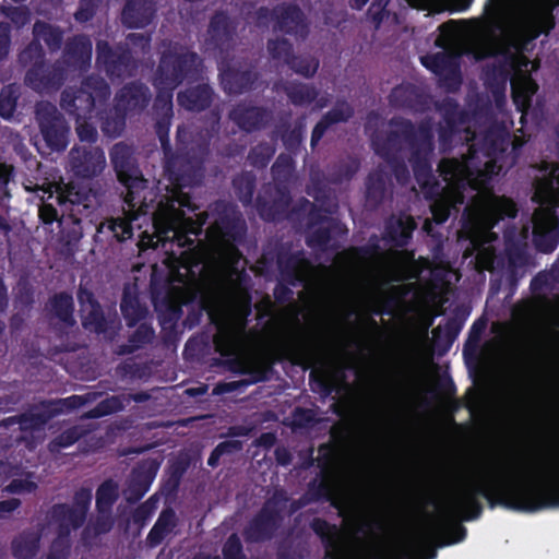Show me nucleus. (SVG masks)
I'll return each mask as SVG.
<instances>
[{
	"label": "nucleus",
	"mask_w": 559,
	"mask_h": 559,
	"mask_svg": "<svg viewBox=\"0 0 559 559\" xmlns=\"http://www.w3.org/2000/svg\"><path fill=\"white\" fill-rule=\"evenodd\" d=\"M69 163L75 177L92 179L104 171V150L98 146H74L70 151Z\"/></svg>",
	"instance_id": "24"
},
{
	"label": "nucleus",
	"mask_w": 559,
	"mask_h": 559,
	"mask_svg": "<svg viewBox=\"0 0 559 559\" xmlns=\"http://www.w3.org/2000/svg\"><path fill=\"white\" fill-rule=\"evenodd\" d=\"M40 535L33 531H24L13 538L11 550L16 559H33L39 551Z\"/></svg>",
	"instance_id": "46"
},
{
	"label": "nucleus",
	"mask_w": 559,
	"mask_h": 559,
	"mask_svg": "<svg viewBox=\"0 0 559 559\" xmlns=\"http://www.w3.org/2000/svg\"><path fill=\"white\" fill-rule=\"evenodd\" d=\"M110 87L99 74H88L82 79L80 87H67L62 91L60 106L75 122L91 120L97 107L107 104Z\"/></svg>",
	"instance_id": "10"
},
{
	"label": "nucleus",
	"mask_w": 559,
	"mask_h": 559,
	"mask_svg": "<svg viewBox=\"0 0 559 559\" xmlns=\"http://www.w3.org/2000/svg\"><path fill=\"white\" fill-rule=\"evenodd\" d=\"M120 310L129 328L138 325L148 313L147 307L142 304L139 296L135 293H131L129 288L123 290Z\"/></svg>",
	"instance_id": "41"
},
{
	"label": "nucleus",
	"mask_w": 559,
	"mask_h": 559,
	"mask_svg": "<svg viewBox=\"0 0 559 559\" xmlns=\"http://www.w3.org/2000/svg\"><path fill=\"white\" fill-rule=\"evenodd\" d=\"M295 171V160L288 155L281 153L271 166L273 185H286L292 180Z\"/></svg>",
	"instance_id": "53"
},
{
	"label": "nucleus",
	"mask_w": 559,
	"mask_h": 559,
	"mask_svg": "<svg viewBox=\"0 0 559 559\" xmlns=\"http://www.w3.org/2000/svg\"><path fill=\"white\" fill-rule=\"evenodd\" d=\"M109 156L119 182L127 189L124 202L129 210L147 214L153 207L147 203V180L139 169L132 148L126 143H117Z\"/></svg>",
	"instance_id": "9"
},
{
	"label": "nucleus",
	"mask_w": 559,
	"mask_h": 559,
	"mask_svg": "<svg viewBox=\"0 0 559 559\" xmlns=\"http://www.w3.org/2000/svg\"><path fill=\"white\" fill-rule=\"evenodd\" d=\"M215 92L209 84H198L177 94L178 104L189 112L207 110L213 103Z\"/></svg>",
	"instance_id": "37"
},
{
	"label": "nucleus",
	"mask_w": 559,
	"mask_h": 559,
	"mask_svg": "<svg viewBox=\"0 0 559 559\" xmlns=\"http://www.w3.org/2000/svg\"><path fill=\"white\" fill-rule=\"evenodd\" d=\"M389 177L384 170L378 168L371 171L366 179V203L371 209H377L383 203Z\"/></svg>",
	"instance_id": "42"
},
{
	"label": "nucleus",
	"mask_w": 559,
	"mask_h": 559,
	"mask_svg": "<svg viewBox=\"0 0 559 559\" xmlns=\"http://www.w3.org/2000/svg\"><path fill=\"white\" fill-rule=\"evenodd\" d=\"M539 207L533 215L532 241L537 251L552 252L559 243V166L537 180L532 197Z\"/></svg>",
	"instance_id": "7"
},
{
	"label": "nucleus",
	"mask_w": 559,
	"mask_h": 559,
	"mask_svg": "<svg viewBox=\"0 0 559 559\" xmlns=\"http://www.w3.org/2000/svg\"><path fill=\"white\" fill-rule=\"evenodd\" d=\"M442 117L443 123L450 128H457L464 122V112L460 109L456 99L447 97L437 106Z\"/></svg>",
	"instance_id": "60"
},
{
	"label": "nucleus",
	"mask_w": 559,
	"mask_h": 559,
	"mask_svg": "<svg viewBox=\"0 0 559 559\" xmlns=\"http://www.w3.org/2000/svg\"><path fill=\"white\" fill-rule=\"evenodd\" d=\"M479 498L489 507L523 512H535L559 507V469L539 480H510L496 472H485L468 479L456 495V506L467 522L480 518L484 507Z\"/></svg>",
	"instance_id": "2"
},
{
	"label": "nucleus",
	"mask_w": 559,
	"mask_h": 559,
	"mask_svg": "<svg viewBox=\"0 0 559 559\" xmlns=\"http://www.w3.org/2000/svg\"><path fill=\"white\" fill-rule=\"evenodd\" d=\"M45 59V50L41 43L33 38L27 46L17 55V63L21 67H33L40 64Z\"/></svg>",
	"instance_id": "64"
},
{
	"label": "nucleus",
	"mask_w": 559,
	"mask_h": 559,
	"mask_svg": "<svg viewBox=\"0 0 559 559\" xmlns=\"http://www.w3.org/2000/svg\"><path fill=\"white\" fill-rule=\"evenodd\" d=\"M93 56V43L87 35L79 34L66 40L62 63L67 69L85 72L90 69Z\"/></svg>",
	"instance_id": "28"
},
{
	"label": "nucleus",
	"mask_w": 559,
	"mask_h": 559,
	"mask_svg": "<svg viewBox=\"0 0 559 559\" xmlns=\"http://www.w3.org/2000/svg\"><path fill=\"white\" fill-rule=\"evenodd\" d=\"M202 68L203 60L197 52L176 43L160 53L155 76L162 84L177 88L185 82H194L201 74Z\"/></svg>",
	"instance_id": "12"
},
{
	"label": "nucleus",
	"mask_w": 559,
	"mask_h": 559,
	"mask_svg": "<svg viewBox=\"0 0 559 559\" xmlns=\"http://www.w3.org/2000/svg\"><path fill=\"white\" fill-rule=\"evenodd\" d=\"M287 67L299 75L312 78L318 72L320 62L317 58L310 55L294 53L290 61H288Z\"/></svg>",
	"instance_id": "63"
},
{
	"label": "nucleus",
	"mask_w": 559,
	"mask_h": 559,
	"mask_svg": "<svg viewBox=\"0 0 559 559\" xmlns=\"http://www.w3.org/2000/svg\"><path fill=\"white\" fill-rule=\"evenodd\" d=\"M157 12L155 0H127L121 22L129 29L145 28L153 22Z\"/></svg>",
	"instance_id": "31"
},
{
	"label": "nucleus",
	"mask_w": 559,
	"mask_h": 559,
	"mask_svg": "<svg viewBox=\"0 0 559 559\" xmlns=\"http://www.w3.org/2000/svg\"><path fill=\"white\" fill-rule=\"evenodd\" d=\"M290 204L292 194L288 186L271 182L262 186L255 200V209L260 217L266 222H280L297 213L298 207L289 212Z\"/></svg>",
	"instance_id": "18"
},
{
	"label": "nucleus",
	"mask_w": 559,
	"mask_h": 559,
	"mask_svg": "<svg viewBox=\"0 0 559 559\" xmlns=\"http://www.w3.org/2000/svg\"><path fill=\"white\" fill-rule=\"evenodd\" d=\"M233 186L238 200L243 206L252 204L257 188V178L252 173H242L233 180Z\"/></svg>",
	"instance_id": "54"
},
{
	"label": "nucleus",
	"mask_w": 559,
	"mask_h": 559,
	"mask_svg": "<svg viewBox=\"0 0 559 559\" xmlns=\"http://www.w3.org/2000/svg\"><path fill=\"white\" fill-rule=\"evenodd\" d=\"M127 407L124 393L110 395L100 400V402L88 412V418H100L107 415L124 411Z\"/></svg>",
	"instance_id": "56"
},
{
	"label": "nucleus",
	"mask_w": 559,
	"mask_h": 559,
	"mask_svg": "<svg viewBox=\"0 0 559 559\" xmlns=\"http://www.w3.org/2000/svg\"><path fill=\"white\" fill-rule=\"evenodd\" d=\"M355 116V109L350 103L345 99H338L331 109L322 116L329 127L333 124L347 122Z\"/></svg>",
	"instance_id": "61"
},
{
	"label": "nucleus",
	"mask_w": 559,
	"mask_h": 559,
	"mask_svg": "<svg viewBox=\"0 0 559 559\" xmlns=\"http://www.w3.org/2000/svg\"><path fill=\"white\" fill-rule=\"evenodd\" d=\"M198 206L192 197L182 188L173 189L169 194L160 197L153 213V225L158 240L171 242L178 247V267L173 272V278L185 283H194L204 269L205 251L199 239L209 223L207 234L217 242L225 245L241 243L247 225L236 207L224 201H215L206 211L187 216ZM239 253V250L234 247Z\"/></svg>",
	"instance_id": "1"
},
{
	"label": "nucleus",
	"mask_w": 559,
	"mask_h": 559,
	"mask_svg": "<svg viewBox=\"0 0 559 559\" xmlns=\"http://www.w3.org/2000/svg\"><path fill=\"white\" fill-rule=\"evenodd\" d=\"M229 119L245 132H253L265 128L272 120V109L246 102L236 104L228 115Z\"/></svg>",
	"instance_id": "27"
},
{
	"label": "nucleus",
	"mask_w": 559,
	"mask_h": 559,
	"mask_svg": "<svg viewBox=\"0 0 559 559\" xmlns=\"http://www.w3.org/2000/svg\"><path fill=\"white\" fill-rule=\"evenodd\" d=\"M67 78L68 69L60 60L47 63V59H44L40 64H34L26 70L24 83L35 92L44 93L60 90Z\"/></svg>",
	"instance_id": "21"
},
{
	"label": "nucleus",
	"mask_w": 559,
	"mask_h": 559,
	"mask_svg": "<svg viewBox=\"0 0 559 559\" xmlns=\"http://www.w3.org/2000/svg\"><path fill=\"white\" fill-rule=\"evenodd\" d=\"M127 116L124 111H118L116 103L114 104V107L108 110L104 116H100V129H103V132L111 135L117 136L119 135L127 122Z\"/></svg>",
	"instance_id": "59"
},
{
	"label": "nucleus",
	"mask_w": 559,
	"mask_h": 559,
	"mask_svg": "<svg viewBox=\"0 0 559 559\" xmlns=\"http://www.w3.org/2000/svg\"><path fill=\"white\" fill-rule=\"evenodd\" d=\"M178 259L179 253L177 252V250L171 248V251L168 257L169 282L160 284L159 286H157L155 282L152 283V302L155 311L157 312V321L159 325H164L167 323H178L182 317L185 293L182 288L175 286V283H178L179 285H182L187 289H190L195 288L200 280V275H198L197 282H194L193 284H185V282H179L173 278V272L179 265Z\"/></svg>",
	"instance_id": "13"
},
{
	"label": "nucleus",
	"mask_w": 559,
	"mask_h": 559,
	"mask_svg": "<svg viewBox=\"0 0 559 559\" xmlns=\"http://www.w3.org/2000/svg\"><path fill=\"white\" fill-rule=\"evenodd\" d=\"M310 527L322 539L325 546V558L347 559L335 542L337 536V528L335 525L328 523L326 520L316 518L310 523Z\"/></svg>",
	"instance_id": "38"
},
{
	"label": "nucleus",
	"mask_w": 559,
	"mask_h": 559,
	"mask_svg": "<svg viewBox=\"0 0 559 559\" xmlns=\"http://www.w3.org/2000/svg\"><path fill=\"white\" fill-rule=\"evenodd\" d=\"M389 126L394 129L372 135L374 153L383 160L395 159L401 156L403 143H406L411 151L408 162L417 185L428 194L436 193L438 185L430 160L436 148L432 119L425 118L415 124L409 119L393 117Z\"/></svg>",
	"instance_id": "4"
},
{
	"label": "nucleus",
	"mask_w": 559,
	"mask_h": 559,
	"mask_svg": "<svg viewBox=\"0 0 559 559\" xmlns=\"http://www.w3.org/2000/svg\"><path fill=\"white\" fill-rule=\"evenodd\" d=\"M176 526V512L171 508L163 509L157 516L156 523L147 534V544L151 547H158Z\"/></svg>",
	"instance_id": "44"
},
{
	"label": "nucleus",
	"mask_w": 559,
	"mask_h": 559,
	"mask_svg": "<svg viewBox=\"0 0 559 559\" xmlns=\"http://www.w3.org/2000/svg\"><path fill=\"white\" fill-rule=\"evenodd\" d=\"M237 22L224 10L215 11L210 20L205 43L212 51L227 53L234 44Z\"/></svg>",
	"instance_id": "23"
},
{
	"label": "nucleus",
	"mask_w": 559,
	"mask_h": 559,
	"mask_svg": "<svg viewBox=\"0 0 559 559\" xmlns=\"http://www.w3.org/2000/svg\"><path fill=\"white\" fill-rule=\"evenodd\" d=\"M97 234L105 236L107 240L126 241L133 235L132 218L127 216L108 217L99 223Z\"/></svg>",
	"instance_id": "40"
},
{
	"label": "nucleus",
	"mask_w": 559,
	"mask_h": 559,
	"mask_svg": "<svg viewBox=\"0 0 559 559\" xmlns=\"http://www.w3.org/2000/svg\"><path fill=\"white\" fill-rule=\"evenodd\" d=\"M275 258L278 277L292 285L300 287L304 285L312 270L311 262L306 258L304 250L292 251L289 247L281 245L274 255L264 251L262 262L270 264Z\"/></svg>",
	"instance_id": "16"
},
{
	"label": "nucleus",
	"mask_w": 559,
	"mask_h": 559,
	"mask_svg": "<svg viewBox=\"0 0 559 559\" xmlns=\"http://www.w3.org/2000/svg\"><path fill=\"white\" fill-rule=\"evenodd\" d=\"M36 119L46 147L50 152H63L70 142L71 128L57 106L49 102L39 103Z\"/></svg>",
	"instance_id": "17"
},
{
	"label": "nucleus",
	"mask_w": 559,
	"mask_h": 559,
	"mask_svg": "<svg viewBox=\"0 0 559 559\" xmlns=\"http://www.w3.org/2000/svg\"><path fill=\"white\" fill-rule=\"evenodd\" d=\"M219 85L226 95L239 96L260 88L262 73L257 63L248 60L217 63Z\"/></svg>",
	"instance_id": "14"
},
{
	"label": "nucleus",
	"mask_w": 559,
	"mask_h": 559,
	"mask_svg": "<svg viewBox=\"0 0 559 559\" xmlns=\"http://www.w3.org/2000/svg\"><path fill=\"white\" fill-rule=\"evenodd\" d=\"M416 222L411 215L392 214L384 222L383 239L395 247H405L409 243Z\"/></svg>",
	"instance_id": "34"
},
{
	"label": "nucleus",
	"mask_w": 559,
	"mask_h": 559,
	"mask_svg": "<svg viewBox=\"0 0 559 559\" xmlns=\"http://www.w3.org/2000/svg\"><path fill=\"white\" fill-rule=\"evenodd\" d=\"M477 146L478 155L485 157H502L511 145L509 131L501 126H491L483 134Z\"/></svg>",
	"instance_id": "35"
},
{
	"label": "nucleus",
	"mask_w": 559,
	"mask_h": 559,
	"mask_svg": "<svg viewBox=\"0 0 559 559\" xmlns=\"http://www.w3.org/2000/svg\"><path fill=\"white\" fill-rule=\"evenodd\" d=\"M421 64L439 78V86L448 92L460 90L463 78L460 57L452 52H437L420 58Z\"/></svg>",
	"instance_id": "20"
},
{
	"label": "nucleus",
	"mask_w": 559,
	"mask_h": 559,
	"mask_svg": "<svg viewBox=\"0 0 559 559\" xmlns=\"http://www.w3.org/2000/svg\"><path fill=\"white\" fill-rule=\"evenodd\" d=\"M118 484L112 479H105L96 491V508L100 513H108L117 501Z\"/></svg>",
	"instance_id": "55"
},
{
	"label": "nucleus",
	"mask_w": 559,
	"mask_h": 559,
	"mask_svg": "<svg viewBox=\"0 0 559 559\" xmlns=\"http://www.w3.org/2000/svg\"><path fill=\"white\" fill-rule=\"evenodd\" d=\"M93 499L90 487H80L74 492V504L56 503L51 507V520L63 521L79 530L86 521L87 511Z\"/></svg>",
	"instance_id": "26"
},
{
	"label": "nucleus",
	"mask_w": 559,
	"mask_h": 559,
	"mask_svg": "<svg viewBox=\"0 0 559 559\" xmlns=\"http://www.w3.org/2000/svg\"><path fill=\"white\" fill-rule=\"evenodd\" d=\"M33 36L37 40H44L50 53H56L63 43L64 33L59 26H53L49 22L37 20L33 26Z\"/></svg>",
	"instance_id": "47"
},
{
	"label": "nucleus",
	"mask_w": 559,
	"mask_h": 559,
	"mask_svg": "<svg viewBox=\"0 0 559 559\" xmlns=\"http://www.w3.org/2000/svg\"><path fill=\"white\" fill-rule=\"evenodd\" d=\"M86 435V430L84 427L80 425H74L67 428L63 432L55 437L47 444L49 452L57 453L61 449L69 448L76 443L80 439H82Z\"/></svg>",
	"instance_id": "57"
},
{
	"label": "nucleus",
	"mask_w": 559,
	"mask_h": 559,
	"mask_svg": "<svg viewBox=\"0 0 559 559\" xmlns=\"http://www.w3.org/2000/svg\"><path fill=\"white\" fill-rule=\"evenodd\" d=\"M287 500L285 492L276 491L245 526L243 539L247 543H261L273 538L283 520L277 503Z\"/></svg>",
	"instance_id": "15"
},
{
	"label": "nucleus",
	"mask_w": 559,
	"mask_h": 559,
	"mask_svg": "<svg viewBox=\"0 0 559 559\" xmlns=\"http://www.w3.org/2000/svg\"><path fill=\"white\" fill-rule=\"evenodd\" d=\"M273 32L304 40L309 36L310 24L301 8L296 3L283 2L273 8Z\"/></svg>",
	"instance_id": "22"
},
{
	"label": "nucleus",
	"mask_w": 559,
	"mask_h": 559,
	"mask_svg": "<svg viewBox=\"0 0 559 559\" xmlns=\"http://www.w3.org/2000/svg\"><path fill=\"white\" fill-rule=\"evenodd\" d=\"M57 526V536L52 539L46 559H69L71 554V533L73 526L63 521H52Z\"/></svg>",
	"instance_id": "43"
},
{
	"label": "nucleus",
	"mask_w": 559,
	"mask_h": 559,
	"mask_svg": "<svg viewBox=\"0 0 559 559\" xmlns=\"http://www.w3.org/2000/svg\"><path fill=\"white\" fill-rule=\"evenodd\" d=\"M359 169V162L356 158H349L347 160H341L334 164L328 174V180L331 183L340 185L344 181L353 179L355 174Z\"/></svg>",
	"instance_id": "58"
},
{
	"label": "nucleus",
	"mask_w": 559,
	"mask_h": 559,
	"mask_svg": "<svg viewBox=\"0 0 559 559\" xmlns=\"http://www.w3.org/2000/svg\"><path fill=\"white\" fill-rule=\"evenodd\" d=\"M96 63L110 79L132 75L136 69L128 44L120 43L112 47L105 39L96 43Z\"/></svg>",
	"instance_id": "19"
},
{
	"label": "nucleus",
	"mask_w": 559,
	"mask_h": 559,
	"mask_svg": "<svg viewBox=\"0 0 559 559\" xmlns=\"http://www.w3.org/2000/svg\"><path fill=\"white\" fill-rule=\"evenodd\" d=\"M283 91L295 106L310 105L319 96L316 86L300 82H288L284 85Z\"/></svg>",
	"instance_id": "50"
},
{
	"label": "nucleus",
	"mask_w": 559,
	"mask_h": 559,
	"mask_svg": "<svg viewBox=\"0 0 559 559\" xmlns=\"http://www.w3.org/2000/svg\"><path fill=\"white\" fill-rule=\"evenodd\" d=\"M464 326V321L457 317L449 318L444 325H437L432 330L435 345L439 354L443 355L450 350L454 341Z\"/></svg>",
	"instance_id": "39"
},
{
	"label": "nucleus",
	"mask_w": 559,
	"mask_h": 559,
	"mask_svg": "<svg viewBox=\"0 0 559 559\" xmlns=\"http://www.w3.org/2000/svg\"><path fill=\"white\" fill-rule=\"evenodd\" d=\"M174 116H157L155 132L164 154V170L174 189L198 186L204 177V162L210 153L209 143L187 142L189 132L185 124L176 132L177 150L173 151L169 130Z\"/></svg>",
	"instance_id": "5"
},
{
	"label": "nucleus",
	"mask_w": 559,
	"mask_h": 559,
	"mask_svg": "<svg viewBox=\"0 0 559 559\" xmlns=\"http://www.w3.org/2000/svg\"><path fill=\"white\" fill-rule=\"evenodd\" d=\"M152 98L150 88L140 81H133L122 86L115 96L117 110L126 114H140L146 109Z\"/></svg>",
	"instance_id": "30"
},
{
	"label": "nucleus",
	"mask_w": 559,
	"mask_h": 559,
	"mask_svg": "<svg viewBox=\"0 0 559 559\" xmlns=\"http://www.w3.org/2000/svg\"><path fill=\"white\" fill-rule=\"evenodd\" d=\"M341 230V223L337 219H329L324 225H318L309 229L306 237V245L312 249L326 250L332 235Z\"/></svg>",
	"instance_id": "49"
},
{
	"label": "nucleus",
	"mask_w": 559,
	"mask_h": 559,
	"mask_svg": "<svg viewBox=\"0 0 559 559\" xmlns=\"http://www.w3.org/2000/svg\"><path fill=\"white\" fill-rule=\"evenodd\" d=\"M48 312L51 318L58 322L52 324V328L58 332H66V330L73 329L76 324L75 304L73 296L68 292H60L49 297L47 302Z\"/></svg>",
	"instance_id": "32"
},
{
	"label": "nucleus",
	"mask_w": 559,
	"mask_h": 559,
	"mask_svg": "<svg viewBox=\"0 0 559 559\" xmlns=\"http://www.w3.org/2000/svg\"><path fill=\"white\" fill-rule=\"evenodd\" d=\"M158 468V459H144L131 469L127 488L123 491L129 503H136L150 491Z\"/></svg>",
	"instance_id": "25"
},
{
	"label": "nucleus",
	"mask_w": 559,
	"mask_h": 559,
	"mask_svg": "<svg viewBox=\"0 0 559 559\" xmlns=\"http://www.w3.org/2000/svg\"><path fill=\"white\" fill-rule=\"evenodd\" d=\"M243 335L245 324L237 326L226 323L217 326L214 338H212L215 352L221 356L228 357L227 364L233 372L248 376V378L238 381L219 382L215 385L214 393H231L266 380L263 368L250 366L238 357L243 347Z\"/></svg>",
	"instance_id": "8"
},
{
	"label": "nucleus",
	"mask_w": 559,
	"mask_h": 559,
	"mask_svg": "<svg viewBox=\"0 0 559 559\" xmlns=\"http://www.w3.org/2000/svg\"><path fill=\"white\" fill-rule=\"evenodd\" d=\"M153 84L157 90V94L154 100V111L157 116L169 115L174 116V92L171 85L162 84L160 80L154 76Z\"/></svg>",
	"instance_id": "52"
},
{
	"label": "nucleus",
	"mask_w": 559,
	"mask_h": 559,
	"mask_svg": "<svg viewBox=\"0 0 559 559\" xmlns=\"http://www.w3.org/2000/svg\"><path fill=\"white\" fill-rule=\"evenodd\" d=\"M480 160L477 146L472 143L467 154L457 157H443L437 165V171L442 180L454 182L459 201L462 202L467 188L480 192L475 205L489 228H495L504 218H515L519 214L516 203L509 197H497L490 187L493 176L501 166L497 165L499 157H487Z\"/></svg>",
	"instance_id": "3"
},
{
	"label": "nucleus",
	"mask_w": 559,
	"mask_h": 559,
	"mask_svg": "<svg viewBox=\"0 0 559 559\" xmlns=\"http://www.w3.org/2000/svg\"><path fill=\"white\" fill-rule=\"evenodd\" d=\"M204 313L209 314L212 323H215V308L209 299L201 298L198 304L191 305L188 309L186 319L182 322L183 328L191 330L198 326L201 323Z\"/></svg>",
	"instance_id": "51"
},
{
	"label": "nucleus",
	"mask_w": 559,
	"mask_h": 559,
	"mask_svg": "<svg viewBox=\"0 0 559 559\" xmlns=\"http://www.w3.org/2000/svg\"><path fill=\"white\" fill-rule=\"evenodd\" d=\"M275 153V146L269 142H261L251 147L247 155L248 163L257 169H264Z\"/></svg>",
	"instance_id": "62"
},
{
	"label": "nucleus",
	"mask_w": 559,
	"mask_h": 559,
	"mask_svg": "<svg viewBox=\"0 0 559 559\" xmlns=\"http://www.w3.org/2000/svg\"><path fill=\"white\" fill-rule=\"evenodd\" d=\"M290 360L304 370L311 369L309 382L313 391L329 396L334 391V384L326 378L322 368L323 357L326 353L325 341L320 337L299 335L286 345Z\"/></svg>",
	"instance_id": "11"
},
{
	"label": "nucleus",
	"mask_w": 559,
	"mask_h": 559,
	"mask_svg": "<svg viewBox=\"0 0 559 559\" xmlns=\"http://www.w3.org/2000/svg\"><path fill=\"white\" fill-rule=\"evenodd\" d=\"M499 58L484 69L485 81L489 86L504 90L512 71L519 70L521 67L515 62V55L509 50H502Z\"/></svg>",
	"instance_id": "36"
},
{
	"label": "nucleus",
	"mask_w": 559,
	"mask_h": 559,
	"mask_svg": "<svg viewBox=\"0 0 559 559\" xmlns=\"http://www.w3.org/2000/svg\"><path fill=\"white\" fill-rule=\"evenodd\" d=\"M156 336L155 329L145 322L135 325V330L129 336L127 344H122L118 348L119 355H131L147 345H151Z\"/></svg>",
	"instance_id": "45"
},
{
	"label": "nucleus",
	"mask_w": 559,
	"mask_h": 559,
	"mask_svg": "<svg viewBox=\"0 0 559 559\" xmlns=\"http://www.w3.org/2000/svg\"><path fill=\"white\" fill-rule=\"evenodd\" d=\"M392 107L413 112H424L428 105L425 93L414 84H401L394 87L389 95Z\"/></svg>",
	"instance_id": "33"
},
{
	"label": "nucleus",
	"mask_w": 559,
	"mask_h": 559,
	"mask_svg": "<svg viewBox=\"0 0 559 559\" xmlns=\"http://www.w3.org/2000/svg\"><path fill=\"white\" fill-rule=\"evenodd\" d=\"M503 49L515 55V62L522 68L528 63L527 58L524 56V51H528L530 46L533 41L527 40V37L523 36L521 32L512 27L506 32L502 36Z\"/></svg>",
	"instance_id": "48"
},
{
	"label": "nucleus",
	"mask_w": 559,
	"mask_h": 559,
	"mask_svg": "<svg viewBox=\"0 0 559 559\" xmlns=\"http://www.w3.org/2000/svg\"><path fill=\"white\" fill-rule=\"evenodd\" d=\"M443 181L445 182V186H441L436 177V182L439 187H437V192L433 194H428L424 189H420L425 199L431 202L430 210L437 224L444 223L449 218L452 209L457 204H464L465 202V197L462 202L459 201L457 190L454 182L448 180Z\"/></svg>",
	"instance_id": "29"
},
{
	"label": "nucleus",
	"mask_w": 559,
	"mask_h": 559,
	"mask_svg": "<svg viewBox=\"0 0 559 559\" xmlns=\"http://www.w3.org/2000/svg\"><path fill=\"white\" fill-rule=\"evenodd\" d=\"M56 191V197L49 192L47 200L39 205L38 216L44 226H51L57 222L58 227L62 228L67 219L74 224H80L82 219L93 222L100 200L98 193L88 185L71 181L59 185Z\"/></svg>",
	"instance_id": "6"
}]
</instances>
